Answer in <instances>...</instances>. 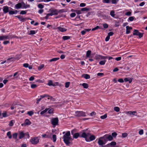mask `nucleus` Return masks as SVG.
<instances>
[{
    "label": "nucleus",
    "instance_id": "nucleus-1",
    "mask_svg": "<svg viewBox=\"0 0 147 147\" xmlns=\"http://www.w3.org/2000/svg\"><path fill=\"white\" fill-rule=\"evenodd\" d=\"M70 136V132L69 131H68L64 135L63 137V141L67 145H69L70 143L69 141L71 140V138Z\"/></svg>",
    "mask_w": 147,
    "mask_h": 147
},
{
    "label": "nucleus",
    "instance_id": "nucleus-2",
    "mask_svg": "<svg viewBox=\"0 0 147 147\" xmlns=\"http://www.w3.org/2000/svg\"><path fill=\"white\" fill-rule=\"evenodd\" d=\"M29 5H26L24 2H22L20 3H18L15 6V8L17 9L20 8L26 9L29 8Z\"/></svg>",
    "mask_w": 147,
    "mask_h": 147
},
{
    "label": "nucleus",
    "instance_id": "nucleus-3",
    "mask_svg": "<svg viewBox=\"0 0 147 147\" xmlns=\"http://www.w3.org/2000/svg\"><path fill=\"white\" fill-rule=\"evenodd\" d=\"M102 137L104 141L105 142L108 141H111L113 139L112 136L111 135H109L108 134L102 136Z\"/></svg>",
    "mask_w": 147,
    "mask_h": 147
},
{
    "label": "nucleus",
    "instance_id": "nucleus-4",
    "mask_svg": "<svg viewBox=\"0 0 147 147\" xmlns=\"http://www.w3.org/2000/svg\"><path fill=\"white\" fill-rule=\"evenodd\" d=\"M51 121V124L54 127L58 125L59 119L58 117L52 118Z\"/></svg>",
    "mask_w": 147,
    "mask_h": 147
},
{
    "label": "nucleus",
    "instance_id": "nucleus-5",
    "mask_svg": "<svg viewBox=\"0 0 147 147\" xmlns=\"http://www.w3.org/2000/svg\"><path fill=\"white\" fill-rule=\"evenodd\" d=\"M51 11L50 13H47V16L45 17L46 19H48L49 16H52L54 15H57L58 14V11L57 10H50Z\"/></svg>",
    "mask_w": 147,
    "mask_h": 147
},
{
    "label": "nucleus",
    "instance_id": "nucleus-6",
    "mask_svg": "<svg viewBox=\"0 0 147 147\" xmlns=\"http://www.w3.org/2000/svg\"><path fill=\"white\" fill-rule=\"evenodd\" d=\"M75 115L78 117H85L86 116L85 113L82 111H76L75 113Z\"/></svg>",
    "mask_w": 147,
    "mask_h": 147
},
{
    "label": "nucleus",
    "instance_id": "nucleus-7",
    "mask_svg": "<svg viewBox=\"0 0 147 147\" xmlns=\"http://www.w3.org/2000/svg\"><path fill=\"white\" fill-rule=\"evenodd\" d=\"M30 141L32 144L35 145L39 142V140L37 137H34L31 139Z\"/></svg>",
    "mask_w": 147,
    "mask_h": 147
},
{
    "label": "nucleus",
    "instance_id": "nucleus-8",
    "mask_svg": "<svg viewBox=\"0 0 147 147\" xmlns=\"http://www.w3.org/2000/svg\"><path fill=\"white\" fill-rule=\"evenodd\" d=\"M102 139H103L102 137H100L98 139V143L100 146H102L105 143V142L104 141V140H103Z\"/></svg>",
    "mask_w": 147,
    "mask_h": 147
},
{
    "label": "nucleus",
    "instance_id": "nucleus-9",
    "mask_svg": "<svg viewBox=\"0 0 147 147\" xmlns=\"http://www.w3.org/2000/svg\"><path fill=\"white\" fill-rule=\"evenodd\" d=\"M80 137L83 138H85V140L87 142H89L90 141L89 139L87 138V135L86 133L84 132H80Z\"/></svg>",
    "mask_w": 147,
    "mask_h": 147
},
{
    "label": "nucleus",
    "instance_id": "nucleus-10",
    "mask_svg": "<svg viewBox=\"0 0 147 147\" xmlns=\"http://www.w3.org/2000/svg\"><path fill=\"white\" fill-rule=\"evenodd\" d=\"M31 123V122L29 121L28 119H26L24 122L21 124V125L23 126H26L30 125Z\"/></svg>",
    "mask_w": 147,
    "mask_h": 147
},
{
    "label": "nucleus",
    "instance_id": "nucleus-11",
    "mask_svg": "<svg viewBox=\"0 0 147 147\" xmlns=\"http://www.w3.org/2000/svg\"><path fill=\"white\" fill-rule=\"evenodd\" d=\"M16 17L18 18L20 21L22 22H25L27 19H28L27 18H24L22 16L20 15L16 16Z\"/></svg>",
    "mask_w": 147,
    "mask_h": 147
},
{
    "label": "nucleus",
    "instance_id": "nucleus-12",
    "mask_svg": "<svg viewBox=\"0 0 147 147\" xmlns=\"http://www.w3.org/2000/svg\"><path fill=\"white\" fill-rule=\"evenodd\" d=\"M88 10H71L72 11H75L78 14H80L83 12L84 11Z\"/></svg>",
    "mask_w": 147,
    "mask_h": 147
},
{
    "label": "nucleus",
    "instance_id": "nucleus-13",
    "mask_svg": "<svg viewBox=\"0 0 147 147\" xmlns=\"http://www.w3.org/2000/svg\"><path fill=\"white\" fill-rule=\"evenodd\" d=\"M10 38V36L8 35H3L0 36V40L9 39Z\"/></svg>",
    "mask_w": 147,
    "mask_h": 147
},
{
    "label": "nucleus",
    "instance_id": "nucleus-14",
    "mask_svg": "<svg viewBox=\"0 0 147 147\" xmlns=\"http://www.w3.org/2000/svg\"><path fill=\"white\" fill-rule=\"evenodd\" d=\"M126 34H129L130 32V30H131L132 29V27H129V26H126Z\"/></svg>",
    "mask_w": 147,
    "mask_h": 147
},
{
    "label": "nucleus",
    "instance_id": "nucleus-15",
    "mask_svg": "<svg viewBox=\"0 0 147 147\" xmlns=\"http://www.w3.org/2000/svg\"><path fill=\"white\" fill-rule=\"evenodd\" d=\"M126 113L127 114H128L130 115H136V116L137 115V113L136 111H128Z\"/></svg>",
    "mask_w": 147,
    "mask_h": 147
},
{
    "label": "nucleus",
    "instance_id": "nucleus-16",
    "mask_svg": "<svg viewBox=\"0 0 147 147\" xmlns=\"http://www.w3.org/2000/svg\"><path fill=\"white\" fill-rule=\"evenodd\" d=\"M80 133H76L74 135H73V137L75 139H77L78 137H80Z\"/></svg>",
    "mask_w": 147,
    "mask_h": 147
},
{
    "label": "nucleus",
    "instance_id": "nucleus-17",
    "mask_svg": "<svg viewBox=\"0 0 147 147\" xmlns=\"http://www.w3.org/2000/svg\"><path fill=\"white\" fill-rule=\"evenodd\" d=\"M18 12V11L16 10L15 11L10 10L9 11V14L11 15L13 14H16Z\"/></svg>",
    "mask_w": 147,
    "mask_h": 147
},
{
    "label": "nucleus",
    "instance_id": "nucleus-18",
    "mask_svg": "<svg viewBox=\"0 0 147 147\" xmlns=\"http://www.w3.org/2000/svg\"><path fill=\"white\" fill-rule=\"evenodd\" d=\"M57 29H58L59 31L61 32H65L67 30L66 29L61 27H58Z\"/></svg>",
    "mask_w": 147,
    "mask_h": 147
},
{
    "label": "nucleus",
    "instance_id": "nucleus-19",
    "mask_svg": "<svg viewBox=\"0 0 147 147\" xmlns=\"http://www.w3.org/2000/svg\"><path fill=\"white\" fill-rule=\"evenodd\" d=\"M25 136V134L23 132H20L19 135V138L21 139L24 137Z\"/></svg>",
    "mask_w": 147,
    "mask_h": 147
},
{
    "label": "nucleus",
    "instance_id": "nucleus-20",
    "mask_svg": "<svg viewBox=\"0 0 147 147\" xmlns=\"http://www.w3.org/2000/svg\"><path fill=\"white\" fill-rule=\"evenodd\" d=\"M48 85L49 86H55L56 85L55 84H53V82L52 80H49L48 83Z\"/></svg>",
    "mask_w": 147,
    "mask_h": 147
},
{
    "label": "nucleus",
    "instance_id": "nucleus-21",
    "mask_svg": "<svg viewBox=\"0 0 147 147\" xmlns=\"http://www.w3.org/2000/svg\"><path fill=\"white\" fill-rule=\"evenodd\" d=\"M95 139V136L93 135H91L90 137H89V138L88 139H89V140L90 141H93Z\"/></svg>",
    "mask_w": 147,
    "mask_h": 147
},
{
    "label": "nucleus",
    "instance_id": "nucleus-22",
    "mask_svg": "<svg viewBox=\"0 0 147 147\" xmlns=\"http://www.w3.org/2000/svg\"><path fill=\"white\" fill-rule=\"evenodd\" d=\"M82 76L86 79H89L90 78V75L87 74L83 75Z\"/></svg>",
    "mask_w": 147,
    "mask_h": 147
},
{
    "label": "nucleus",
    "instance_id": "nucleus-23",
    "mask_svg": "<svg viewBox=\"0 0 147 147\" xmlns=\"http://www.w3.org/2000/svg\"><path fill=\"white\" fill-rule=\"evenodd\" d=\"M19 76V75L18 74V72H16L13 74L14 78L13 79H17Z\"/></svg>",
    "mask_w": 147,
    "mask_h": 147
},
{
    "label": "nucleus",
    "instance_id": "nucleus-24",
    "mask_svg": "<svg viewBox=\"0 0 147 147\" xmlns=\"http://www.w3.org/2000/svg\"><path fill=\"white\" fill-rule=\"evenodd\" d=\"M59 59V57L57 58H54L53 59H52L49 60V61L50 62H51L52 61H56Z\"/></svg>",
    "mask_w": 147,
    "mask_h": 147
},
{
    "label": "nucleus",
    "instance_id": "nucleus-25",
    "mask_svg": "<svg viewBox=\"0 0 147 147\" xmlns=\"http://www.w3.org/2000/svg\"><path fill=\"white\" fill-rule=\"evenodd\" d=\"M82 86L85 88H87L88 87V85L87 83H83L82 84Z\"/></svg>",
    "mask_w": 147,
    "mask_h": 147
},
{
    "label": "nucleus",
    "instance_id": "nucleus-26",
    "mask_svg": "<svg viewBox=\"0 0 147 147\" xmlns=\"http://www.w3.org/2000/svg\"><path fill=\"white\" fill-rule=\"evenodd\" d=\"M139 32L138 30H134L133 33V35H137Z\"/></svg>",
    "mask_w": 147,
    "mask_h": 147
},
{
    "label": "nucleus",
    "instance_id": "nucleus-27",
    "mask_svg": "<svg viewBox=\"0 0 147 147\" xmlns=\"http://www.w3.org/2000/svg\"><path fill=\"white\" fill-rule=\"evenodd\" d=\"M91 52L90 50L88 51L87 52L86 54V57H89L91 55Z\"/></svg>",
    "mask_w": 147,
    "mask_h": 147
},
{
    "label": "nucleus",
    "instance_id": "nucleus-28",
    "mask_svg": "<svg viewBox=\"0 0 147 147\" xmlns=\"http://www.w3.org/2000/svg\"><path fill=\"white\" fill-rule=\"evenodd\" d=\"M13 58H9L7 60H5V61H4L1 62V64H3L4 63H5L7 62H9V60H10V59H12Z\"/></svg>",
    "mask_w": 147,
    "mask_h": 147
},
{
    "label": "nucleus",
    "instance_id": "nucleus-29",
    "mask_svg": "<svg viewBox=\"0 0 147 147\" xmlns=\"http://www.w3.org/2000/svg\"><path fill=\"white\" fill-rule=\"evenodd\" d=\"M115 11L114 10H112L110 12V14L112 17H114L115 16Z\"/></svg>",
    "mask_w": 147,
    "mask_h": 147
},
{
    "label": "nucleus",
    "instance_id": "nucleus-30",
    "mask_svg": "<svg viewBox=\"0 0 147 147\" xmlns=\"http://www.w3.org/2000/svg\"><path fill=\"white\" fill-rule=\"evenodd\" d=\"M7 136L8 137L9 139H11L12 138V136L11 135V132L10 131L7 132Z\"/></svg>",
    "mask_w": 147,
    "mask_h": 147
},
{
    "label": "nucleus",
    "instance_id": "nucleus-31",
    "mask_svg": "<svg viewBox=\"0 0 147 147\" xmlns=\"http://www.w3.org/2000/svg\"><path fill=\"white\" fill-rule=\"evenodd\" d=\"M62 38L64 40H67L70 38V37L68 36H64Z\"/></svg>",
    "mask_w": 147,
    "mask_h": 147
},
{
    "label": "nucleus",
    "instance_id": "nucleus-32",
    "mask_svg": "<svg viewBox=\"0 0 147 147\" xmlns=\"http://www.w3.org/2000/svg\"><path fill=\"white\" fill-rule=\"evenodd\" d=\"M52 138L53 140V142H55L56 141V139H57V137H56V135L55 134L53 135Z\"/></svg>",
    "mask_w": 147,
    "mask_h": 147
},
{
    "label": "nucleus",
    "instance_id": "nucleus-33",
    "mask_svg": "<svg viewBox=\"0 0 147 147\" xmlns=\"http://www.w3.org/2000/svg\"><path fill=\"white\" fill-rule=\"evenodd\" d=\"M30 33L29 34L30 35L34 34L36 33V32L35 30H31L30 32Z\"/></svg>",
    "mask_w": 147,
    "mask_h": 147
},
{
    "label": "nucleus",
    "instance_id": "nucleus-34",
    "mask_svg": "<svg viewBox=\"0 0 147 147\" xmlns=\"http://www.w3.org/2000/svg\"><path fill=\"white\" fill-rule=\"evenodd\" d=\"M106 61L105 60L101 61L99 62V63L100 65H104L105 64Z\"/></svg>",
    "mask_w": 147,
    "mask_h": 147
},
{
    "label": "nucleus",
    "instance_id": "nucleus-35",
    "mask_svg": "<svg viewBox=\"0 0 147 147\" xmlns=\"http://www.w3.org/2000/svg\"><path fill=\"white\" fill-rule=\"evenodd\" d=\"M138 33V34L137 36H138L140 38H142L144 34L143 33H141L139 32Z\"/></svg>",
    "mask_w": 147,
    "mask_h": 147
},
{
    "label": "nucleus",
    "instance_id": "nucleus-36",
    "mask_svg": "<svg viewBox=\"0 0 147 147\" xmlns=\"http://www.w3.org/2000/svg\"><path fill=\"white\" fill-rule=\"evenodd\" d=\"M114 110L116 112H119L120 111V109L118 107H115L114 108Z\"/></svg>",
    "mask_w": 147,
    "mask_h": 147
},
{
    "label": "nucleus",
    "instance_id": "nucleus-37",
    "mask_svg": "<svg viewBox=\"0 0 147 147\" xmlns=\"http://www.w3.org/2000/svg\"><path fill=\"white\" fill-rule=\"evenodd\" d=\"M103 2L107 3H111V0H103Z\"/></svg>",
    "mask_w": 147,
    "mask_h": 147
},
{
    "label": "nucleus",
    "instance_id": "nucleus-38",
    "mask_svg": "<svg viewBox=\"0 0 147 147\" xmlns=\"http://www.w3.org/2000/svg\"><path fill=\"white\" fill-rule=\"evenodd\" d=\"M18 133H15L13 134V138L15 139H16L17 138V136H18Z\"/></svg>",
    "mask_w": 147,
    "mask_h": 147
},
{
    "label": "nucleus",
    "instance_id": "nucleus-39",
    "mask_svg": "<svg viewBox=\"0 0 147 147\" xmlns=\"http://www.w3.org/2000/svg\"><path fill=\"white\" fill-rule=\"evenodd\" d=\"M77 131V130L76 129H74L71 131V134L72 135H74V134L76 133L75 132H76Z\"/></svg>",
    "mask_w": 147,
    "mask_h": 147
},
{
    "label": "nucleus",
    "instance_id": "nucleus-40",
    "mask_svg": "<svg viewBox=\"0 0 147 147\" xmlns=\"http://www.w3.org/2000/svg\"><path fill=\"white\" fill-rule=\"evenodd\" d=\"M107 117V115L106 114H105L103 115L100 116V118L102 119H104L106 118Z\"/></svg>",
    "mask_w": 147,
    "mask_h": 147
},
{
    "label": "nucleus",
    "instance_id": "nucleus-41",
    "mask_svg": "<svg viewBox=\"0 0 147 147\" xmlns=\"http://www.w3.org/2000/svg\"><path fill=\"white\" fill-rule=\"evenodd\" d=\"M111 135H112L111 136H112V137L115 138L117 135V134L116 132H114L112 133Z\"/></svg>",
    "mask_w": 147,
    "mask_h": 147
},
{
    "label": "nucleus",
    "instance_id": "nucleus-42",
    "mask_svg": "<svg viewBox=\"0 0 147 147\" xmlns=\"http://www.w3.org/2000/svg\"><path fill=\"white\" fill-rule=\"evenodd\" d=\"M27 114L30 116H32L34 114V112L31 111H28Z\"/></svg>",
    "mask_w": 147,
    "mask_h": 147
},
{
    "label": "nucleus",
    "instance_id": "nucleus-43",
    "mask_svg": "<svg viewBox=\"0 0 147 147\" xmlns=\"http://www.w3.org/2000/svg\"><path fill=\"white\" fill-rule=\"evenodd\" d=\"M127 136V134L126 133H123L122 134V136L123 138H125Z\"/></svg>",
    "mask_w": 147,
    "mask_h": 147
},
{
    "label": "nucleus",
    "instance_id": "nucleus-44",
    "mask_svg": "<svg viewBox=\"0 0 147 147\" xmlns=\"http://www.w3.org/2000/svg\"><path fill=\"white\" fill-rule=\"evenodd\" d=\"M103 26L105 28H107L108 27V25L106 23L103 24Z\"/></svg>",
    "mask_w": 147,
    "mask_h": 147
},
{
    "label": "nucleus",
    "instance_id": "nucleus-45",
    "mask_svg": "<svg viewBox=\"0 0 147 147\" xmlns=\"http://www.w3.org/2000/svg\"><path fill=\"white\" fill-rule=\"evenodd\" d=\"M98 28H100L98 26H97L96 27H95V28H93L92 29V31H94V30H97V29H98Z\"/></svg>",
    "mask_w": 147,
    "mask_h": 147
},
{
    "label": "nucleus",
    "instance_id": "nucleus-46",
    "mask_svg": "<svg viewBox=\"0 0 147 147\" xmlns=\"http://www.w3.org/2000/svg\"><path fill=\"white\" fill-rule=\"evenodd\" d=\"M37 87V86L35 84H32L31 85V87L33 89Z\"/></svg>",
    "mask_w": 147,
    "mask_h": 147
},
{
    "label": "nucleus",
    "instance_id": "nucleus-47",
    "mask_svg": "<svg viewBox=\"0 0 147 147\" xmlns=\"http://www.w3.org/2000/svg\"><path fill=\"white\" fill-rule=\"evenodd\" d=\"M70 82H66L65 84V87L68 88L69 86Z\"/></svg>",
    "mask_w": 147,
    "mask_h": 147
},
{
    "label": "nucleus",
    "instance_id": "nucleus-48",
    "mask_svg": "<svg viewBox=\"0 0 147 147\" xmlns=\"http://www.w3.org/2000/svg\"><path fill=\"white\" fill-rule=\"evenodd\" d=\"M110 145H111V146H115L116 145V143L115 142H111L110 144Z\"/></svg>",
    "mask_w": 147,
    "mask_h": 147
},
{
    "label": "nucleus",
    "instance_id": "nucleus-49",
    "mask_svg": "<svg viewBox=\"0 0 147 147\" xmlns=\"http://www.w3.org/2000/svg\"><path fill=\"white\" fill-rule=\"evenodd\" d=\"M38 6L39 8L40 9H42L43 8V5L41 4H39Z\"/></svg>",
    "mask_w": 147,
    "mask_h": 147
},
{
    "label": "nucleus",
    "instance_id": "nucleus-50",
    "mask_svg": "<svg viewBox=\"0 0 147 147\" xmlns=\"http://www.w3.org/2000/svg\"><path fill=\"white\" fill-rule=\"evenodd\" d=\"M44 67V65L42 64L40 66H38V69L40 70L43 68Z\"/></svg>",
    "mask_w": 147,
    "mask_h": 147
},
{
    "label": "nucleus",
    "instance_id": "nucleus-51",
    "mask_svg": "<svg viewBox=\"0 0 147 147\" xmlns=\"http://www.w3.org/2000/svg\"><path fill=\"white\" fill-rule=\"evenodd\" d=\"M131 14V12L130 11H128L126 12L125 15L127 16H130Z\"/></svg>",
    "mask_w": 147,
    "mask_h": 147
},
{
    "label": "nucleus",
    "instance_id": "nucleus-52",
    "mask_svg": "<svg viewBox=\"0 0 147 147\" xmlns=\"http://www.w3.org/2000/svg\"><path fill=\"white\" fill-rule=\"evenodd\" d=\"M118 0H111V2L112 4H116L117 3Z\"/></svg>",
    "mask_w": 147,
    "mask_h": 147
},
{
    "label": "nucleus",
    "instance_id": "nucleus-53",
    "mask_svg": "<svg viewBox=\"0 0 147 147\" xmlns=\"http://www.w3.org/2000/svg\"><path fill=\"white\" fill-rule=\"evenodd\" d=\"M76 15V14L75 13H72L70 15V17L71 18L74 17H75Z\"/></svg>",
    "mask_w": 147,
    "mask_h": 147
},
{
    "label": "nucleus",
    "instance_id": "nucleus-54",
    "mask_svg": "<svg viewBox=\"0 0 147 147\" xmlns=\"http://www.w3.org/2000/svg\"><path fill=\"white\" fill-rule=\"evenodd\" d=\"M128 20L130 21H132L134 20V17L132 16L130 17L129 18Z\"/></svg>",
    "mask_w": 147,
    "mask_h": 147
},
{
    "label": "nucleus",
    "instance_id": "nucleus-55",
    "mask_svg": "<svg viewBox=\"0 0 147 147\" xmlns=\"http://www.w3.org/2000/svg\"><path fill=\"white\" fill-rule=\"evenodd\" d=\"M13 120H11L10 122H9V125L10 126H12L13 125Z\"/></svg>",
    "mask_w": 147,
    "mask_h": 147
},
{
    "label": "nucleus",
    "instance_id": "nucleus-56",
    "mask_svg": "<svg viewBox=\"0 0 147 147\" xmlns=\"http://www.w3.org/2000/svg\"><path fill=\"white\" fill-rule=\"evenodd\" d=\"M26 11H22L20 12V13L21 14H25L26 13Z\"/></svg>",
    "mask_w": 147,
    "mask_h": 147
},
{
    "label": "nucleus",
    "instance_id": "nucleus-57",
    "mask_svg": "<svg viewBox=\"0 0 147 147\" xmlns=\"http://www.w3.org/2000/svg\"><path fill=\"white\" fill-rule=\"evenodd\" d=\"M23 66L24 67L27 68L29 67V65L27 63H24L23 64Z\"/></svg>",
    "mask_w": 147,
    "mask_h": 147
},
{
    "label": "nucleus",
    "instance_id": "nucleus-58",
    "mask_svg": "<svg viewBox=\"0 0 147 147\" xmlns=\"http://www.w3.org/2000/svg\"><path fill=\"white\" fill-rule=\"evenodd\" d=\"M118 81L120 83H123L124 82V80L122 78H120L118 80Z\"/></svg>",
    "mask_w": 147,
    "mask_h": 147
},
{
    "label": "nucleus",
    "instance_id": "nucleus-59",
    "mask_svg": "<svg viewBox=\"0 0 147 147\" xmlns=\"http://www.w3.org/2000/svg\"><path fill=\"white\" fill-rule=\"evenodd\" d=\"M47 96H48V95H47V94H44L43 95H42L40 96V98L42 99V98L44 97H46Z\"/></svg>",
    "mask_w": 147,
    "mask_h": 147
},
{
    "label": "nucleus",
    "instance_id": "nucleus-60",
    "mask_svg": "<svg viewBox=\"0 0 147 147\" xmlns=\"http://www.w3.org/2000/svg\"><path fill=\"white\" fill-rule=\"evenodd\" d=\"M139 134L140 135H142L143 134V130L142 129H141L139 132Z\"/></svg>",
    "mask_w": 147,
    "mask_h": 147
},
{
    "label": "nucleus",
    "instance_id": "nucleus-61",
    "mask_svg": "<svg viewBox=\"0 0 147 147\" xmlns=\"http://www.w3.org/2000/svg\"><path fill=\"white\" fill-rule=\"evenodd\" d=\"M97 75L98 76H104V74L103 73H98L97 74Z\"/></svg>",
    "mask_w": 147,
    "mask_h": 147
},
{
    "label": "nucleus",
    "instance_id": "nucleus-62",
    "mask_svg": "<svg viewBox=\"0 0 147 147\" xmlns=\"http://www.w3.org/2000/svg\"><path fill=\"white\" fill-rule=\"evenodd\" d=\"M113 34L114 33L113 32H110L108 33V36H109L110 37V36H112L113 35Z\"/></svg>",
    "mask_w": 147,
    "mask_h": 147
},
{
    "label": "nucleus",
    "instance_id": "nucleus-63",
    "mask_svg": "<svg viewBox=\"0 0 147 147\" xmlns=\"http://www.w3.org/2000/svg\"><path fill=\"white\" fill-rule=\"evenodd\" d=\"M80 6L81 7H84L86 6V4L85 3H82L80 4Z\"/></svg>",
    "mask_w": 147,
    "mask_h": 147
},
{
    "label": "nucleus",
    "instance_id": "nucleus-64",
    "mask_svg": "<svg viewBox=\"0 0 147 147\" xmlns=\"http://www.w3.org/2000/svg\"><path fill=\"white\" fill-rule=\"evenodd\" d=\"M115 59L117 61H119L121 59V57H116L115 58Z\"/></svg>",
    "mask_w": 147,
    "mask_h": 147
}]
</instances>
